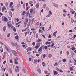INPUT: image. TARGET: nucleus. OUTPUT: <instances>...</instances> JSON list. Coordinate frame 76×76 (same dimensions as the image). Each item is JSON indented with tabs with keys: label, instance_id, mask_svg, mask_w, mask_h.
<instances>
[{
	"label": "nucleus",
	"instance_id": "obj_1",
	"mask_svg": "<svg viewBox=\"0 0 76 76\" xmlns=\"http://www.w3.org/2000/svg\"><path fill=\"white\" fill-rule=\"evenodd\" d=\"M42 46H41L40 47V48L39 49V50H38V52L39 54H41L42 53Z\"/></svg>",
	"mask_w": 76,
	"mask_h": 76
},
{
	"label": "nucleus",
	"instance_id": "obj_2",
	"mask_svg": "<svg viewBox=\"0 0 76 76\" xmlns=\"http://www.w3.org/2000/svg\"><path fill=\"white\" fill-rule=\"evenodd\" d=\"M11 51L12 53L13 54V55L15 56H17V53L16 52V51L14 50H12Z\"/></svg>",
	"mask_w": 76,
	"mask_h": 76
},
{
	"label": "nucleus",
	"instance_id": "obj_3",
	"mask_svg": "<svg viewBox=\"0 0 76 76\" xmlns=\"http://www.w3.org/2000/svg\"><path fill=\"white\" fill-rule=\"evenodd\" d=\"M10 23H11V21H9V22L7 23V25L8 26V27L9 28H10L11 26V25L10 24Z\"/></svg>",
	"mask_w": 76,
	"mask_h": 76
},
{
	"label": "nucleus",
	"instance_id": "obj_4",
	"mask_svg": "<svg viewBox=\"0 0 76 76\" xmlns=\"http://www.w3.org/2000/svg\"><path fill=\"white\" fill-rule=\"evenodd\" d=\"M26 50L28 52L31 51L32 50V48L29 47L26 49Z\"/></svg>",
	"mask_w": 76,
	"mask_h": 76
},
{
	"label": "nucleus",
	"instance_id": "obj_5",
	"mask_svg": "<svg viewBox=\"0 0 76 76\" xmlns=\"http://www.w3.org/2000/svg\"><path fill=\"white\" fill-rule=\"evenodd\" d=\"M42 40L40 39H38V40L37 41V42H41L42 41Z\"/></svg>",
	"mask_w": 76,
	"mask_h": 76
},
{
	"label": "nucleus",
	"instance_id": "obj_6",
	"mask_svg": "<svg viewBox=\"0 0 76 76\" xmlns=\"http://www.w3.org/2000/svg\"><path fill=\"white\" fill-rule=\"evenodd\" d=\"M13 3L12 2H11L10 3V5H9L10 8H11V6L13 5Z\"/></svg>",
	"mask_w": 76,
	"mask_h": 76
},
{
	"label": "nucleus",
	"instance_id": "obj_7",
	"mask_svg": "<svg viewBox=\"0 0 76 76\" xmlns=\"http://www.w3.org/2000/svg\"><path fill=\"white\" fill-rule=\"evenodd\" d=\"M4 21L6 22H7L8 21L6 17H4Z\"/></svg>",
	"mask_w": 76,
	"mask_h": 76
},
{
	"label": "nucleus",
	"instance_id": "obj_8",
	"mask_svg": "<svg viewBox=\"0 0 76 76\" xmlns=\"http://www.w3.org/2000/svg\"><path fill=\"white\" fill-rule=\"evenodd\" d=\"M39 6V3H38L37 4H36V8H38Z\"/></svg>",
	"mask_w": 76,
	"mask_h": 76
},
{
	"label": "nucleus",
	"instance_id": "obj_9",
	"mask_svg": "<svg viewBox=\"0 0 76 76\" xmlns=\"http://www.w3.org/2000/svg\"><path fill=\"white\" fill-rule=\"evenodd\" d=\"M4 10H6V7H3L2 11L3 12H4Z\"/></svg>",
	"mask_w": 76,
	"mask_h": 76
},
{
	"label": "nucleus",
	"instance_id": "obj_10",
	"mask_svg": "<svg viewBox=\"0 0 76 76\" xmlns=\"http://www.w3.org/2000/svg\"><path fill=\"white\" fill-rule=\"evenodd\" d=\"M12 45L13 46H16L17 45V43H13Z\"/></svg>",
	"mask_w": 76,
	"mask_h": 76
},
{
	"label": "nucleus",
	"instance_id": "obj_11",
	"mask_svg": "<svg viewBox=\"0 0 76 76\" xmlns=\"http://www.w3.org/2000/svg\"><path fill=\"white\" fill-rule=\"evenodd\" d=\"M53 6H55L57 7H58V5L57 4H53Z\"/></svg>",
	"mask_w": 76,
	"mask_h": 76
},
{
	"label": "nucleus",
	"instance_id": "obj_12",
	"mask_svg": "<svg viewBox=\"0 0 76 76\" xmlns=\"http://www.w3.org/2000/svg\"><path fill=\"white\" fill-rule=\"evenodd\" d=\"M37 46H38L39 48V47L40 46V44L39 43H38L37 44Z\"/></svg>",
	"mask_w": 76,
	"mask_h": 76
},
{
	"label": "nucleus",
	"instance_id": "obj_13",
	"mask_svg": "<svg viewBox=\"0 0 76 76\" xmlns=\"http://www.w3.org/2000/svg\"><path fill=\"white\" fill-rule=\"evenodd\" d=\"M37 70L38 71V72H39V74H41V73L40 69H38Z\"/></svg>",
	"mask_w": 76,
	"mask_h": 76
},
{
	"label": "nucleus",
	"instance_id": "obj_14",
	"mask_svg": "<svg viewBox=\"0 0 76 76\" xmlns=\"http://www.w3.org/2000/svg\"><path fill=\"white\" fill-rule=\"evenodd\" d=\"M71 53L72 56H73L74 55V53L72 51H71Z\"/></svg>",
	"mask_w": 76,
	"mask_h": 76
},
{
	"label": "nucleus",
	"instance_id": "obj_15",
	"mask_svg": "<svg viewBox=\"0 0 76 76\" xmlns=\"http://www.w3.org/2000/svg\"><path fill=\"white\" fill-rule=\"evenodd\" d=\"M54 74L56 75H57L58 74V72H56V71H55L54 72Z\"/></svg>",
	"mask_w": 76,
	"mask_h": 76
},
{
	"label": "nucleus",
	"instance_id": "obj_16",
	"mask_svg": "<svg viewBox=\"0 0 76 76\" xmlns=\"http://www.w3.org/2000/svg\"><path fill=\"white\" fill-rule=\"evenodd\" d=\"M45 44L46 45H48V44H50L51 43L49 42H46V43H45Z\"/></svg>",
	"mask_w": 76,
	"mask_h": 76
},
{
	"label": "nucleus",
	"instance_id": "obj_17",
	"mask_svg": "<svg viewBox=\"0 0 76 76\" xmlns=\"http://www.w3.org/2000/svg\"><path fill=\"white\" fill-rule=\"evenodd\" d=\"M76 49V48L74 47H73L72 48V50H75Z\"/></svg>",
	"mask_w": 76,
	"mask_h": 76
},
{
	"label": "nucleus",
	"instance_id": "obj_18",
	"mask_svg": "<svg viewBox=\"0 0 76 76\" xmlns=\"http://www.w3.org/2000/svg\"><path fill=\"white\" fill-rule=\"evenodd\" d=\"M3 29L4 31H6V26L4 27L3 28Z\"/></svg>",
	"mask_w": 76,
	"mask_h": 76
},
{
	"label": "nucleus",
	"instance_id": "obj_19",
	"mask_svg": "<svg viewBox=\"0 0 76 76\" xmlns=\"http://www.w3.org/2000/svg\"><path fill=\"white\" fill-rule=\"evenodd\" d=\"M70 70V71H72L73 70V69L72 67H70L69 68Z\"/></svg>",
	"mask_w": 76,
	"mask_h": 76
},
{
	"label": "nucleus",
	"instance_id": "obj_20",
	"mask_svg": "<svg viewBox=\"0 0 76 76\" xmlns=\"http://www.w3.org/2000/svg\"><path fill=\"white\" fill-rule=\"evenodd\" d=\"M56 32H54L53 34V36H54L55 37H56Z\"/></svg>",
	"mask_w": 76,
	"mask_h": 76
},
{
	"label": "nucleus",
	"instance_id": "obj_21",
	"mask_svg": "<svg viewBox=\"0 0 76 76\" xmlns=\"http://www.w3.org/2000/svg\"><path fill=\"white\" fill-rule=\"evenodd\" d=\"M9 13L10 15H11V17L12 18V12H9Z\"/></svg>",
	"mask_w": 76,
	"mask_h": 76
},
{
	"label": "nucleus",
	"instance_id": "obj_22",
	"mask_svg": "<svg viewBox=\"0 0 76 76\" xmlns=\"http://www.w3.org/2000/svg\"><path fill=\"white\" fill-rule=\"evenodd\" d=\"M39 33H43L42 30H41L40 29H39Z\"/></svg>",
	"mask_w": 76,
	"mask_h": 76
},
{
	"label": "nucleus",
	"instance_id": "obj_23",
	"mask_svg": "<svg viewBox=\"0 0 76 76\" xmlns=\"http://www.w3.org/2000/svg\"><path fill=\"white\" fill-rule=\"evenodd\" d=\"M6 50L8 52H9L10 51V50H9V49L7 47H6Z\"/></svg>",
	"mask_w": 76,
	"mask_h": 76
},
{
	"label": "nucleus",
	"instance_id": "obj_24",
	"mask_svg": "<svg viewBox=\"0 0 76 76\" xmlns=\"http://www.w3.org/2000/svg\"><path fill=\"white\" fill-rule=\"evenodd\" d=\"M57 65H58L57 62H56V63H55V64H54V66H56Z\"/></svg>",
	"mask_w": 76,
	"mask_h": 76
},
{
	"label": "nucleus",
	"instance_id": "obj_25",
	"mask_svg": "<svg viewBox=\"0 0 76 76\" xmlns=\"http://www.w3.org/2000/svg\"><path fill=\"white\" fill-rule=\"evenodd\" d=\"M15 72L16 73L18 72H19V69H15Z\"/></svg>",
	"mask_w": 76,
	"mask_h": 76
},
{
	"label": "nucleus",
	"instance_id": "obj_26",
	"mask_svg": "<svg viewBox=\"0 0 76 76\" xmlns=\"http://www.w3.org/2000/svg\"><path fill=\"white\" fill-rule=\"evenodd\" d=\"M52 56V55L51 54H50L48 55V57L50 58Z\"/></svg>",
	"mask_w": 76,
	"mask_h": 76
},
{
	"label": "nucleus",
	"instance_id": "obj_27",
	"mask_svg": "<svg viewBox=\"0 0 76 76\" xmlns=\"http://www.w3.org/2000/svg\"><path fill=\"white\" fill-rule=\"evenodd\" d=\"M28 3H29V4H31L33 3V2L32 1H31L29 2Z\"/></svg>",
	"mask_w": 76,
	"mask_h": 76
},
{
	"label": "nucleus",
	"instance_id": "obj_28",
	"mask_svg": "<svg viewBox=\"0 0 76 76\" xmlns=\"http://www.w3.org/2000/svg\"><path fill=\"white\" fill-rule=\"evenodd\" d=\"M54 45L55 44L54 43H53L51 45V47H53Z\"/></svg>",
	"mask_w": 76,
	"mask_h": 76
},
{
	"label": "nucleus",
	"instance_id": "obj_29",
	"mask_svg": "<svg viewBox=\"0 0 76 76\" xmlns=\"http://www.w3.org/2000/svg\"><path fill=\"white\" fill-rule=\"evenodd\" d=\"M46 5L45 4L43 5V6L42 8H45V7H46Z\"/></svg>",
	"mask_w": 76,
	"mask_h": 76
},
{
	"label": "nucleus",
	"instance_id": "obj_30",
	"mask_svg": "<svg viewBox=\"0 0 76 76\" xmlns=\"http://www.w3.org/2000/svg\"><path fill=\"white\" fill-rule=\"evenodd\" d=\"M23 7L24 9H25L26 8L25 7V3H24L23 4Z\"/></svg>",
	"mask_w": 76,
	"mask_h": 76
},
{
	"label": "nucleus",
	"instance_id": "obj_31",
	"mask_svg": "<svg viewBox=\"0 0 76 76\" xmlns=\"http://www.w3.org/2000/svg\"><path fill=\"white\" fill-rule=\"evenodd\" d=\"M38 37V34H36V38H37Z\"/></svg>",
	"mask_w": 76,
	"mask_h": 76
},
{
	"label": "nucleus",
	"instance_id": "obj_32",
	"mask_svg": "<svg viewBox=\"0 0 76 76\" xmlns=\"http://www.w3.org/2000/svg\"><path fill=\"white\" fill-rule=\"evenodd\" d=\"M19 38V36H18V35H17L16 36V37H15V39H18Z\"/></svg>",
	"mask_w": 76,
	"mask_h": 76
},
{
	"label": "nucleus",
	"instance_id": "obj_33",
	"mask_svg": "<svg viewBox=\"0 0 76 76\" xmlns=\"http://www.w3.org/2000/svg\"><path fill=\"white\" fill-rule=\"evenodd\" d=\"M44 72L45 73V74H48V71H45Z\"/></svg>",
	"mask_w": 76,
	"mask_h": 76
},
{
	"label": "nucleus",
	"instance_id": "obj_34",
	"mask_svg": "<svg viewBox=\"0 0 76 76\" xmlns=\"http://www.w3.org/2000/svg\"><path fill=\"white\" fill-rule=\"evenodd\" d=\"M13 30L14 32H16V28H15V27L14 28Z\"/></svg>",
	"mask_w": 76,
	"mask_h": 76
},
{
	"label": "nucleus",
	"instance_id": "obj_35",
	"mask_svg": "<svg viewBox=\"0 0 76 76\" xmlns=\"http://www.w3.org/2000/svg\"><path fill=\"white\" fill-rule=\"evenodd\" d=\"M36 25H37V26H38V25H39V22H37L36 23Z\"/></svg>",
	"mask_w": 76,
	"mask_h": 76
},
{
	"label": "nucleus",
	"instance_id": "obj_36",
	"mask_svg": "<svg viewBox=\"0 0 76 76\" xmlns=\"http://www.w3.org/2000/svg\"><path fill=\"white\" fill-rule=\"evenodd\" d=\"M50 16H51L50 14H49L48 15H47L46 16V17H47V18H48V17H50Z\"/></svg>",
	"mask_w": 76,
	"mask_h": 76
},
{
	"label": "nucleus",
	"instance_id": "obj_37",
	"mask_svg": "<svg viewBox=\"0 0 76 76\" xmlns=\"http://www.w3.org/2000/svg\"><path fill=\"white\" fill-rule=\"evenodd\" d=\"M33 33L34 34V35H35V34H36V31H33Z\"/></svg>",
	"mask_w": 76,
	"mask_h": 76
},
{
	"label": "nucleus",
	"instance_id": "obj_38",
	"mask_svg": "<svg viewBox=\"0 0 76 76\" xmlns=\"http://www.w3.org/2000/svg\"><path fill=\"white\" fill-rule=\"evenodd\" d=\"M71 21L72 22V23H73V22H74V20L73 19H71Z\"/></svg>",
	"mask_w": 76,
	"mask_h": 76
},
{
	"label": "nucleus",
	"instance_id": "obj_39",
	"mask_svg": "<svg viewBox=\"0 0 76 76\" xmlns=\"http://www.w3.org/2000/svg\"><path fill=\"white\" fill-rule=\"evenodd\" d=\"M42 65H43V66H45V63L44 62H42Z\"/></svg>",
	"mask_w": 76,
	"mask_h": 76
},
{
	"label": "nucleus",
	"instance_id": "obj_40",
	"mask_svg": "<svg viewBox=\"0 0 76 76\" xmlns=\"http://www.w3.org/2000/svg\"><path fill=\"white\" fill-rule=\"evenodd\" d=\"M10 34L9 33V34H8L7 35V37H10Z\"/></svg>",
	"mask_w": 76,
	"mask_h": 76
},
{
	"label": "nucleus",
	"instance_id": "obj_41",
	"mask_svg": "<svg viewBox=\"0 0 76 76\" xmlns=\"http://www.w3.org/2000/svg\"><path fill=\"white\" fill-rule=\"evenodd\" d=\"M52 37V36L50 34H49L48 36L49 38H51Z\"/></svg>",
	"mask_w": 76,
	"mask_h": 76
},
{
	"label": "nucleus",
	"instance_id": "obj_42",
	"mask_svg": "<svg viewBox=\"0 0 76 76\" xmlns=\"http://www.w3.org/2000/svg\"><path fill=\"white\" fill-rule=\"evenodd\" d=\"M33 12V9H31V10H30V12L31 13H32Z\"/></svg>",
	"mask_w": 76,
	"mask_h": 76
},
{
	"label": "nucleus",
	"instance_id": "obj_43",
	"mask_svg": "<svg viewBox=\"0 0 76 76\" xmlns=\"http://www.w3.org/2000/svg\"><path fill=\"white\" fill-rule=\"evenodd\" d=\"M41 61V59H39L38 60V62L39 63Z\"/></svg>",
	"mask_w": 76,
	"mask_h": 76
},
{
	"label": "nucleus",
	"instance_id": "obj_44",
	"mask_svg": "<svg viewBox=\"0 0 76 76\" xmlns=\"http://www.w3.org/2000/svg\"><path fill=\"white\" fill-rule=\"evenodd\" d=\"M32 45L33 46H34V45H35V42H33L32 43Z\"/></svg>",
	"mask_w": 76,
	"mask_h": 76
},
{
	"label": "nucleus",
	"instance_id": "obj_45",
	"mask_svg": "<svg viewBox=\"0 0 76 76\" xmlns=\"http://www.w3.org/2000/svg\"><path fill=\"white\" fill-rule=\"evenodd\" d=\"M48 49V48L47 46H45V49L47 50Z\"/></svg>",
	"mask_w": 76,
	"mask_h": 76
},
{
	"label": "nucleus",
	"instance_id": "obj_46",
	"mask_svg": "<svg viewBox=\"0 0 76 76\" xmlns=\"http://www.w3.org/2000/svg\"><path fill=\"white\" fill-rule=\"evenodd\" d=\"M39 48V47L38 46H37V45L35 47V48H36V49H38Z\"/></svg>",
	"mask_w": 76,
	"mask_h": 76
},
{
	"label": "nucleus",
	"instance_id": "obj_47",
	"mask_svg": "<svg viewBox=\"0 0 76 76\" xmlns=\"http://www.w3.org/2000/svg\"><path fill=\"white\" fill-rule=\"evenodd\" d=\"M56 70H57V71H59V69L58 68H56Z\"/></svg>",
	"mask_w": 76,
	"mask_h": 76
},
{
	"label": "nucleus",
	"instance_id": "obj_48",
	"mask_svg": "<svg viewBox=\"0 0 76 76\" xmlns=\"http://www.w3.org/2000/svg\"><path fill=\"white\" fill-rule=\"evenodd\" d=\"M34 51V52L36 53H38L36 49H35Z\"/></svg>",
	"mask_w": 76,
	"mask_h": 76
},
{
	"label": "nucleus",
	"instance_id": "obj_49",
	"mask_svg": "<svg viewBox=\"0 0 76 76\" xmlns=\"http://www.w3.org/2000/svg\"><path fill=\"white\" fill-rule=\"evenodd\" d=\"M66 61V60L65 59H63V62H65Z\"/></svg>",
	"mask_w": 76,
	"mask_h": 76
},
{
	"label": "nucleus",
	"instance_id": "obj_50",
	"mask_svg": "<svg viewBox=\"0 0 76 76\" xmlns=\"http://www.w3.org/2000/svg\"><path fill=\"white\" fill-rule=\"evenodd\" d=\"M25 12H26V11H24V12H23V13L22 15H25Z\"/></svg>",
	"mask_w": 76,
	"mask_h": 76
},
{
	"label": "nucleus",
	"instance_id": "obj_51",
	"mask_svg": "<svg viewBox=\"0 0 76 76\" xmlns=\"http://www.w3.org/2000/svg\"><path fill=\"white\" fill-rule=\"evenodd\" d=\"M29 17L30 18H31L32 17V16L31 15V14H29Z\"/></svg>",
	"mask_w": 76,
	"mask_h": 76
},
{
	"label": "nucleus",
	"instance_id": "obj_52",
	"mask_svg": "<svg viewBox=\"0 0 76 76\" xmlns=\"http://www.w3.org/2000/svg\"><path fill=\"white\" fill-rule=\"evenodd\" d=\"M40 54H36V56L37 57H38L39 56Z\"/></svg>",
	"mask_w": 76,
	"mask_h": 76
},
{
	"label": "nucleus",
	"instance_id": "obj_53",
	"mask_svg": "<svg viewBox=\"0 0 76 76\" xmlns=\"http://www.w3.org/2000/svg\"><path fill=\"white\" fill-rule=\"evenodd\" d=\"M29 32H30V30H29V29H28V30L27 34H29Z\"/></svg>",
	"mask_w": 76,
	"mask_h": 76
},
{
	"label": "nucleus",
	"instance_id": "obj_54",
	"mask_svg": "<svg viewBox=\"0 0 76 76\" xmlns=\"http://www.w3.org/2000/svg\"><path fill=\"white\" fill-rule=\"evenodd\" d=\"M31 30L32 31H34L35 30V29H34V28H31Z\"/></svg>",
	"mask_w": 76,
	"mask_h": 76
},
{
	"label": "nucleus",
	"instance_id": "obj_55",
	"mask_svg": "<svg viewBox=\"0 0 76 76\" xmlns=\"http://www.w3.org/2000/svg\"><path fill=\"white\" fill-rule=\"evenodd\" d=\"M49 14L50 15H52V13L51 11H49Z\"/></svg>",
	"mask_w": 76,
	"mask_h": 76
},
{
	"label": "nucleus",
	"instance_id": "obj_56",
	"mask_svg": "<svg viewBox=\"0 0 76 76\" xmlns=\"http://www.w3.org/2000/svg\"><path fill=\"white\" fill-rule=\"evenodd\" d=\"M52 28V26L51 25H50L49 27V29L50 30L51 29V28Z\"/></svg>",
	"mask_w": 76,
	"mask_h": 76
},
{
	"label": "nucleus",
	"instance_id": "obj_57",
	"mask_svg": "<svg viewBox=\"0 0 76 76\" xmlns=\"http://www.w3.org/2000/svg\"><path fill=\"white\" fill-rule=\"evenodd\" d=\"M0 44L1 45H3V43L2 42H0Z\"/></svg>",
	"mask_w": 76,
	"mask_h": 76
},
{
	"label": "nucleus",
	"instance_id": "obj_58",
	"mask_svg": "<svg viewBox=\"0 0 76 76\" xmlns=\"http://www.w3.org/2000/svg\"><path fill=\"white\" fill-rule=\"evenodd\" d=\"M23 72H24L25 73L26 72V71H25V70L24 69H23Z\"/></svg>",
	"mask_w": 76,
	"mask_h": 76
},
{
	"label": "nucleus",
	"instance_id": "obj_59",
	"mask_svg": "<svg viewBox=\"0 0 76 76\" xmlns=\"http://www.w3.org/2000/svg\"><path fill=\"white\" fill-rule=\"evenodd\" d=\"M28 8H29L28 7H27L26 8V10L27 11L28 10Z\"/></svg>",
	"mask_w": 76,
	"mask_h": 76
},
{
	"label": "nucleus",
	"instance_id": "obj_60",
	"mask_svg": "<svg viewBox=\"0 0 76 76\" xmlns=\"http://www.w3.org/2000/svg\"><path fill=\"white\" fill-rule=\"evenodd\" d=\"M15 63L16 64H18V62H17V61H15Z\"/></svg>",
	"mask_w": 76,
	"mask_h": 76
},
{
	"label": "nucleus",
	"instance_id": "obj_61",
	"mask_svg": "<svg viewBox=\"0 0 76 76\" xmlns=\"http://www.w3.org/2000/svg\"><path fill=\"white\" fill-rule=\"evenodd\" d=\"M10 62L11 63H12V59L10 60Z\"/></svg>",
	"mask_w": 76,
	"mask_h": 76
},
{
	"label": "nucleus",
	"instance_id": "obj_62",
	"mask_svg": "<svg viewBox=\"0 0 76 76\" xmlns=\"http://www.w3.org/2000/svg\"><path fill=\"white\" fill-rule=\"evenodd\" d=\"M28 5V3H26V6L27 7Z\"/></svg>",
	"mask_w": 76,
	"mask_h": 76
},
{
	"label": "nucleus",
	"instance_id": "obj_63",
	"mask_svg": "<svg viewBox=\"0 0 76 76\" xmlns=\"http://www.w3.org/2000/svg\"><path fill=\"white\" fill-rule=\"evenodd\" d=\"M16 20H17V22H18L19 21V20L18 18L16 19Z\"/></svg>",
	"mask_w": 76,
	"mask_h": 76
},
{
	"label": "nucleus",
	"instance_id": "obj_64",
	"mask_svg": "<svg viewBox=\"0 0 76 76\" xmlns=\"http://www.w3.org/2000/svg\"><path fill=\"white\" fill-rule=\"evenodd\" d=\"M8 4V3L7 2L6 3V5L7 7Z\"/></svg>",
	"mask_w": 76,
	"mask_h": 76
}]
</instances>
